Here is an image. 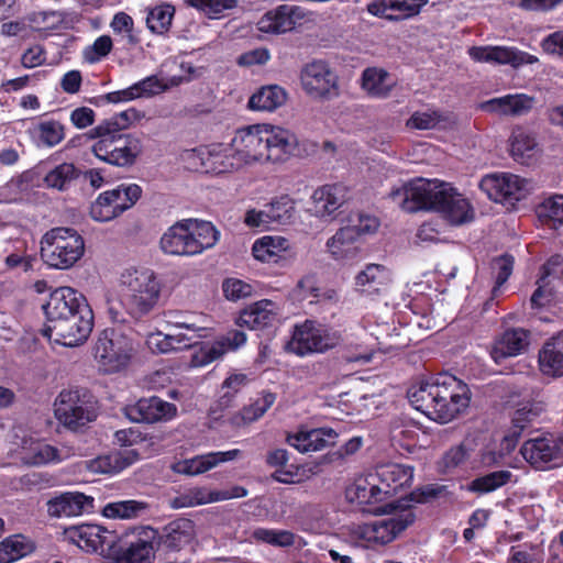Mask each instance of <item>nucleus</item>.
Masks as SVG:
<instances>
[{"mask_svg": "<svg viewBox=\"0 0 563 563\" xmlns=\"http://www.w3.org/2000/svg\"><path fill=\"white\" fill-rule=\"evenodd\" d=\"M389 198L406 212L433 210L453 225H462L474 219V209L462 194L450 184L438 179L416 178L391 189Z\"/></svg>", "mask_w": 563, "mask_h": 563, "instance_id": "nucleus-1", "label": "nucleus"}, {"mask_svg": "<svg viewBox=\"0 0 563 563\" xmlns=\"http://www.w3.org/2000/svg\"><path fill=\"white\" fill-rule=\"evenodd\" d=\"M241 168L244 166L283 164L298 147L297 135L289 129L271 123H256L235 131L231 139Z\"/></svg>", "mask_w": 563, "mask_h": 563, "instance_id": "nucleus-2", "label": "nucleus"}, {"mask_svg": "<svg viewBox=\"0 0 563 563\" xmlns=\"http://www.w3.org/2000/svg\"><path fill=\"white\" fill-rule=\"evenodd\" d=\"M407 397L415 409L433 421L446 423L468 407L471 393L465 383L442 373L413 383Z\"/></svg>", "mask_w": 563, "mask_h": 563, "instance_id": "nucleus-3", "label": "nucleus"}, {"mask_svg": "<svg viewBox=\"0 0 563 563\" xmlns=\"http://www.w3.org/2000/svg\"><path fill=\"white\" fill-rule=\"evenodd\" d=\"M120 295L108 297L109 312L117 322H123L124 312L134 319L147 316L158 305L162 282L147 267L125 268L119 277Z\"/></svg>", "mask_w": 563, "mask_h": 563, "instance_id": "nucleus-4", "label": "nucleus"}, {"mask_svg": "<svg viewBox=\"0 0 563 563\" xmlns=\"http://www.w3.org/2000/svg\"><path fill=\"white\" fill-rule=\"evenodd\" d=\"M385 517L358 525L353 528L352 536L364 547L385 545L394 541L416 519L409 503H388L372 510Z\"/></svg>", "mask_w": 563, "mask_h": 563, "instance_id": "nucleus-5", "label": "nucleus"}, {"mask_svg": "<svg viewBox=\"0 0 563 563\" xmlns=\"http://www.w3.org/2000/svg\"><path fill=\"white\" fill-rule=\"evenodd\" d=\"M88 136L96 139L91 146L95 156L118 167L133 165L143 151L141 139L133 134L110 133L104 128H92Z\"/></svg>", "mask_w": 563, "mask_h": 563, "instance_id": "nucleus-6", "label": "nucleus"}, {"mask_svg": "<svg viewBox=\"0 0 563 563\" xmlns=\"http://www.w3.org/2000/svg\"><path fill=\"white\" fill-rule=\"evenodd\" d=\"M84 253L85 240L73 228H53L41 240V256L52 268L68 269L84 256Z\"/></svg>", "mask_w": 563, "mask_h": 563, "instance_id": "nucleus-7", "label": "nucleus"}, {"mask_svg": "<svg viewBox=\"0 0 563 563\" xmlns=\"http://www.w3.org/2000/svg\"><path fill=\"white\" fill-rule=\"evenodd\" d=\"M135 352L136 345L130 336L114 329H106L98 338L95 357L100 371L112 374L125 369Z\"/></svg>", "mask_w": 563, "mask_h": 563, "instance_id": "nucleus-8", "label": "nucleus"}, {"mask_svg": "<svg viewBox=\"0 0 563 563\" xmlns=\"http://www.w3.org/2000/svg\"><path fill=\"white\" fill-rule=\"evenodd\" d=\"M8 453L30 466H43L58 463L63 460L59 450L47 442L36 438L23 428L14 427L9 438Z\"/></svg>", "mask_w": 563, "mask_h": 563, "instance_id": "nucleus-9", "label": "nucleus"}, {"mask_svg": "<svg viewBox=\"0 0 563 563\" xmlns=\"http://www.w3.org/2000/svg\"><path fill=\"white\" fill-rule=\"evenodd\" d=\"M183 159L188 168L212 175L232 173L241 168L231 141L188 150L183 154Z\"/></svg>", "mask_w": 563, "mask_h": 563, "instance_id": "nucleus-10", "label": "nucleus"}, {"mask_svg": "<svg viewBox=\"0 0 563 563\" xmlns=\"http://www.w3.org/2000/svg\"><path fill=\"white\" fill-rule=\"evenodd\" d=\"M142 188L137 184H120L100 192L89 208L90 218L100 223L110 222L130 210L141 198Z\"/></svg>", "mask_w": 563, "mask_h": 563, "instance_id": "nucleus-11", "label": "nucleus"}, {"mask_svg": "<svg viewBox=\"0 0 563 563\" xmlns=\"http://www.w3.org/2000/svg\"><path fill=\"white\" fill-rule=\"evenodd\" d=\"M55 418L65 427L76 430L96 419L92 402L79 389H64L54 401Z\"/></svg>", "mask_w": 563, "mask_h": 563, "instance_id": "nucleus-12", "label": "nucleus"}, {"mask_svg": "<svg viewBox=\"0 0 563 563\" xmlns=\"http://www.w3.org/2000/svg\"><path fill=\"white\" fill-rule=\"evenodd\" d=\"M93 327V313L90 307H82L74 314L49 324L43 329V334L49 340L65 346L82 344L90 335Z\"/></svg>", "mask_w": 563, "mask_h": 563, "instance_id": "nucleus-13", "label": "nucleus"}, {"mask_svg": "<svg viewBox=\"0 0 563 563\" xmlns=\"http://www.w3.org/2000/svg\"><path fill=\"white\" fill-rule=\"evenodd\" d=\"M479 188L489 199L501 202L519 201L526 198L533 189V185L529 179L518 175L501 173L483 177Z\"/></svg>", "mask_w": 563, "mask_h": 563, "instance_id": "nucleus-14", "label": "nucleus"}, {"mask_svg": "<svg viewBox=\"0 0 563 563\" xmlns=\"http://www.w3.org/2000/svg\"><path fill=\"white\" fill-rule=\"evenodd\" d=\"M65 539L86 552L109 554L117 544L118 536L100 525L71 526L64 531Z\"/></svg>", "mask_w": 563, "mask_h": 563, "instance_id": "nucleus-15", "label": "nucleus"}, {"mask_svg": "<svg viewBox=\"0 0 563 563\" xmlns=\"http://www.w3.org/2000/svg\"><path fill=\"white\" fill-rule=\"evenodd\" d=\"M520 453L534 467L558 464L563 460V435L544 433L531 438L522 444Z\"/></svg>", "mask_w": 563, "mask_h": 563, "instance_id": "nucleus-16", "label": "nucleus"}, {"mask_svg": "<svg viewBox=\"0 0 563 563\" xmlns=\"http://www.w3.org/2000/svg\"><path fill=\"white\" fill-rule=\"evenodd\" d=\"M467 53L476 63L510 65L515 68L534 64L539 60L534 55L520 51L517 47L505 45L472 46Z\"/></svg>", "mask_w": 563, "mask_h": 563, "instance_id": "nucleus-17", "label": "nucleus"}, {"mask_svg": "<svg viewBox=\"0 0 563 563\" xmlns=\"http://www.w3.org/2000/svg\"><path fill=\"white\" fill-rule=\"evenodd\" d=\"M302 89L313 98H325L335 95L336 75L323 60L307 64L300 73Z\"/></svg>", "mask_w": 563, "mask_h": 563, "instance_id": "nucleus-18", "label": "nucleus"}, {"mask_svg": "<svg viewBox=\"0 0 563 563\" xmlns=\"http://www.w3.org/2000/svg\"><path fill=\"white\" fill-rule=\"evenodd\" d=\"M82 307H89L86 298L71 287H59L53 290L48 300L43 306L46 323L45 327L54 324L69 314H74Z\"/></svg>", "mask_w": 563, "mask_h": 563, "instance_id": "nucleus-19", "label": "nucleus"}, {"mask_svg": "<svg viewBox=\"0 0 563 563\" xmlns=\"http://www.w3.org/2000/svg\"><path fill=\"white\" fill-rule=\"evenodd\" d=\"M128 536L129 547L118 563H153L157 531L148 526H140L133 528Z\"/></svg>", "mask_w": 563, "mask_h": 563, "instance_id": "nucleus-20", "label": "nucleus"}, {"mask_svg": "<svg viewBox=\"0 0 563 563\" xmlns=\"http://www.w3.org/2000/svg\"><path fill=\"white\" fill-rule=\"evenodd\" d=\"M349 200V188L343 184L324 185L317 188L311 196V212L320 219H332Z\"/></svg>", "mask_w": 563, "mask_h": 563, "instance_id": "nucleus-21", "label": "nucleus"}, {"mask_svg": "<svg viewBox=\"0 0 563 563\" xmlns=\"http://www.w3.org/2000/svg\"><path fill=\"white\" fill-rule=\"evenodd\" d=\"M176 413L175 405L158 397L142 398L136 404L125 408L126 417L134 422L167 421L173 419Z\"/></svg>", "mask_w": 563, "mask_h": 563, "instance_id": "nucleus-22", "label": "nucleus"}, {"mask_svg": "<svg viewBox=\"0 0 563 563\" xmlns=\"http://www.w3.org/2000/svg\"><path fill=\"white\" fill-rule=\"evenodd\" d=\"M210 323L209 317L203 313L187 316L185 320H169L168 325L170 328L186 329L191 332V334H168L173 352L190 347L198 339L208 338L211 331Z\"/></svg>", "mask_w": 563, "mask_h": 563, "instance_id": "nucleus-23", "label": "nucleus"}, {"mask_svg": "<svg viewBox=\"0 0 563 563\" xmlns=\"http://www.w3.org/2000/svg\"><path fill=\"white\" fill-rule=\"evenodd\" d=\"M243 453L239 449L229 451L209 452L186 459L174 464L173 470L176 473L186 475H199L206 473L223 463L231 462L242 457Z\"/></svg>", "mask_w": 563, "mask_h": 563, "instance_id": "nucleus-24", "label": "nucleus"}, {"mask_svg": "<svg viewBox=\"0 0 563 563\" xmlns=\"http://www.w3.org/2000/svg\"><path fill=\"white\" fill-rule=\"evenodd\" d=\"M282 314V306L269 299H262L245 308L236 323L252 330L272 327Z\"/></svg>", "mask_w": 563, "mask_h": 563, "instance_id": "nucleus-25", "label": "nucleus"}, {"mask_svg": "<svg viewBox=\"0 0 563 563\" xmlns=\"http://www.w3.org/2000/svg\"><path fill=\"white\" fill-rule=\"evenodd\" d=\"M345 495L350 503L358 506H374L388 499L373 472L355 478Z\"/></svg>", "mask_w": 563, "mask_h": 563, "instance_id": "nucleus-26", "label": "nucleus"}, {"mask_svg": "<svg viewBox=\"0 0 563 563\" xmlns=\"http://www.w3.org/2000/svg\"><path fill=\"white\" fill-rule=\"evenodd\" d=\"M428 0H373L367 11L375 16L399 21L417 15Z\"/></svg>", "mask_w": 563, "mask_h": 563, "instance_id": "nucleus-27", "label": "nucleus"}, {"mask_svg": "<svg viewBox=\"0 0 563 563\" xmlns=\"http://www.w3.org/2000/svg\"><path fill=\"white\" fill-rule=\"evenodd\" d=\"M336 437V432L331 428L299 429L287 435V443L301 453H309L333 444Z\"/></svg>", "mask_w": 563, "mask_h": 563, "instance_id": "nucleus-28", "label": "nucleus"}, {"mask_svg": "<svg viewBox=\"0 0 563 563\" xmlns=\"http://www.w3.org/2000/svg\"><path fill=\"white\" fill-rule=\"evenodd\" d=\"M330 256L340 262H352L360 257L361 245L357 232L352 227L339 229L325 243Z\"/></svg>", "mask_w": 563, "mask_h": 563, "instance_id": "nucleus-29", "label": "nucleus"}, {"mask_svg": "<svg viewBox=\"0 0 563 563\" xmlns=\"http://www.w3.org/2000/svg\"><path fill=\"white\" fill-rule=\"evenodd\" d=\"M167 85L157 76H148L130 87L106 93L102 99L108 103L128 102L140 98H150L163 92Z\"/></svg>", "mask_w": 563, "mask_h": 563, "instance_id": "nucleus-30", "label": "nucleus"}, {"mask_svg": "<svg viewBox=\"0 0 563 563\" xmlns=\"http://www.w3.org/2000/svg\"><path fill=\"white\" fill-rule=\"evenodd\" d=\"M373 473L388 498L399 489L408 487L413 478V468L411 466L397 463L379 465Z\"/></svg>", "mask_w": 563, "mask_h": 563, "instance_id": "nucleus-31", "label": "nucleus"}, {"mask_svg": "<svg viewBox=\"0 0 563 563\" xmlns=\"http://www.w3.org/2000/svg\"><path fill=\"white\" fill-rule=\"evenodd\" d=\"M291 252V243L280 235H264L254 241L252 254L261 263L277 264Z\"/></svg>", "mask_w": 563, "mask_h": 563, "instance_id": "nucleus-32", "label": "nucleus"}, {"mask_svg": "<svg viewBox=\"0 0 563 563\" xmlns=\"http://www.w3.org/2000/svg\"><path fill=\"white\" fill-rule=\"evenodd\" d=\"M300 18L298 8L294 5H279L265 13L257 22L258 31L263 33L280 34L291 31Z\"/></svg>", "mask_w": 563, "mask_h": 563, "instance_id": "nucleus-33", "label": "nucleus"}, {"mask_svg": "<svg viewBox=\"0 0 563 563\" xmlns=\"http://www.w3.org/2000/svg\"><path fill=\"white\" fill-rule=\"evenodd\" d=\"M93 506V498L82 493H65L47 501V512L52 517H76Z\"/></svg>", "mask_w": 563, "mask_h": 563, "instance_id": "nucleus-34", "label": "nucleus"}, {"mask_svg": "<svg viewBox=\"0 0 563 563\" xmlns=\"http://www.w3.org/2000/svg\"><path fill=\"white\" fill-rule=\"evenodd\" d=\"M140 457L136 449H121L107 455H100L86 462L87 468L93 474H112L121 472L135 463Z\"/></svg>", "mask_w": 563, "mask_h": 563, "instance_id": "nucleus-35", "label": "nucleus"}, {"mask_svg": "<svg viewBox=\"0 0 563 563\" xmlns=\"http://www.w3.org/2000/svg\"><path fill=\"white\" fill-rule=\"evenodd\" d=\"M529 345L528 331L517 328L506 330L498 338L490 352L493 360L498 364L506 357H514L521 354Z\"/></svg>", "mask_w": 563, "mask_h": 563, "instance_id": "nucleus-36", "label": "nucleus"}, {"mask_svg": "<svg viewBox=\"0 0 563 563\" xmlns=\"http://www.w3.org/2000/svg\"><path fill=\"white\" fill-rule=\"evenodd\" d=\"M356 289L367 295L379 294L391 283V272L382 264H367L355 276Z\"/></svg>", "mask_w": 563, "mask_h": 563, "instance_id": "nucleus-37", "label": "nucleus"}, {"mask_svg": "<svg viewBox=\"0 0 563 563\" xmlns=\"http://www.w3.org/2000/svg\"><path fill=\"white\" fill-rule=\"evenodd\" d=\"M164 253L177 256H192L187 219L173 224L161 238Z\"/></svg>", "mask_w": 563, "mask_h": 563, "instance_id": "nucleus-38", "label": "nucleus"}, {"mask_svg": "<svg viewBox=\"0 0 563 563\" xmlns=\"http://www.w3.org/2000/svg\"><path fill=\"white\" fill-rule=\"evenodd\" d=\"M533 106V98L525 93L507 95L489 99L481 104L484 111L499 115H521Z\"/></svg>", "mask_w": 563, "mask_h": 563, "instance_id": "nucleus-39", "label": "nucleus"}, {"mask_svg": "<svg viewBox=\"0 0 563 563\" xmlns=\"http://www.w3.org/2000/svg\"><path fill=\"white\" fill-rule=\"evenodd\" d=\"M540 372L549 377L563 375V331L547 341L539 352Z\"/></svg>", "mask_w": 563, "mask_h": 563, "instance_id": "nucleus-40", "label": "nucleus"}, {"mask_svg": "<svg viewBox=\"0 0 563 563\" xmlns=\"http://www.w3.org/2000/svg\"><path fill=\"white\" fill-rule=\"evenodd\" d=\"M509 147L512 158L521 164L531 163L540 153L533 133L521 126H517L512 130L509 139Z\"/></svg>", "mask_w": 563, "mask_h": 563, "instance_id": "nucleus-41", "label": "nucleus"}, {"mask_svg": "<svg viewBox=\"0 0 563 563\" xmlns=\"http://www.w3.org/2000/svg\"><path fill=\"white\" fill-rule=\"evenodd\" d=\"M288 98L287 91L278 85H267L257 89L249 99L253 111L274 112L283 107Z\"/></svg>", "mask_w": 563, "mask_h": 563, "instance_id": "nucleus-42", "label": "nucleus"}, {"mask_svg": "<svg viewBox=\"0 0 563 563\" xmlns=\"http://www.w3.org/2000/svg\"><path fill=\"white\" fill-rule=\"evenodd\" d=\"M192 255L213 247L220 239V231L209 221L187 219Z\"/></svg>", "mask_w": 563, "mask_h": 563, "instance_id": "nucleus-43", "label": "nucleus"}, {"mask_svg": "<svg viewBox=\"0 0 563 563\" xmlns=\"http://www.w3.org/2000/svg\"><path fill=\"white\" fill-rule=\"evenodd\" d=\"M317 334L318 322L306 320L295 327L291 340L287 343V350L300 356L318 352Z\"/></svg>", "mask_w": 563, "mask_h": 563, "instance_id": "nucleus-44", "label": "nucleus"}, {"mask_svg": "<svg viewBox=\"0 0 563 563\" xmlns=\"http://www.w3.org/2000/svg\"><path fill=\"white\" fill-rule=\"evenodd\" d=\"M27 133L32 141L42 147H53L59 144L65 137L64 125L56 120H44L34 122Z\"/></svg>", "mask_w": 563, "mask_h": 563, "instance_id": "nucleus-45", "label": "nucleus"}, {"mask_svg": "<svg viewBox=\"0 0 563 563\" xmlns=\"http://www.w3.org/2000/svg\"><path fill=\"white\" fill-rule=\"evenodd\" d=\"M543 410L544 405L541 401H525L519 405L512 416L514 431L510 435L504 438V444L507 450H511L515 446L517 437L527 423L538 418Z\"/></svg>", "mask_w": 563, "mask_h": 563, "instance_id": "nucleus-46", "label": "nucleus"}, {"mask_svg": "<svg viewBox=\"0 0 563 563\" xmlns=\"http://www.w3.org/2000/svg\"><path fill=\"white\" fill-rule=\"evenodd\" d=\"M395 84V79L382 68H367L362 75V88L372 97H387Z\"/></svg>", "mask_w": 563, "mask_h": 563, "instance_id": "nucleus-47", "label": "nucleus"}, {"mask_svg": "<svg viewBox=\"0 0 563 563\" xmlns=\"http://www.w3.org/2000/svg\"><path fill=\"white\" fill-rule=\"evenodd\" d=\"M195 525L189 519H178L166 528L163 544L173 551H178L189 544L195 538Z\"/></svg>", "mask_w": 563, "mask_h": 563, "instance_id": "nucleus-48", "label": "nucleus"}, {"mask_svg": "<svg viewBox=\"0 0 563 563\" xmlns=\"http://www.w3.org/2000/svg\"><path fill=\"white\" fill-rule=\"evenodd\" d=\"M147 508L148 505L141 500H118L106 504L101 509V515L113 520H130L144 515Z\"/></svg>", "mask_w": 563, "mask_h": 563, "instance_id": "nucleus-49", "label": "nucleus"}, {"mask_svg": "<svg viewBox=\"0 0 563 563\" xmlns=\"http://www.w3.org/2000/svg\"><path fill=\"white\" fill-rule=\"evenodd\" d=\"M252 538L258 542H264L273 547L287 548L296 547L298 549L305 547L307 542L289 530L257 528L252 532Z\"/></svg>", "mask_w": 563, "mask_h": 563, "instance_id": "nucleus-50", "label": "nucleus"}, {"mask_svg": "<svg viewBox=\"0 0 563 563\" xmlns=\"http://www.w3.org/2000/svg\"><path fill=\"white\" fill-rule=\"evenodd\" d=\"M34 551L33 542L22 536H9L0 542V563L16 562Z\"/></svg>", "mask_w": 563, "mask_h": 563, "instance_id": "nucleus-51", "label": "nucleus"}, {"mask_svg": "<svg viewBox=\"0 0 563 563\" xmlns=\"http://www.w3.org/2000/svg\"><path fill=\"white\" fill-rule=\"evenodd\" d=\"M423 434L420 427L410 420L396 422L390 430L391 441L400 446L411 450Z\"/></svg>", "mask_w": 563, "mask_h": 563, "instance_id": "nucleus-52", "label": "nucleus"}, {"mask_svg": "<svg viewBox=\"0 0 563 563\" xmlns=\"http://www.w3.org/2000/svg\"><path fill=\"white\" fill-rule=\"evenodd\" d=\"M218 501L217 490H209L205 487H194L183 492L173 499V507L187 508Z\"/></svg>", "mask_w": 563, "mask_h": 563, "instance_id": "nucleus-53", "label": "nucleus"}, {"mask_svg": "<svg viewBox=\"0 0 563 563\" xmlns=\"http://www.w3.org/2000/svg\"><path fill=\"white\" fill-rule=\"evenodd\" d=\"M77 176V168L73 164L63 163L46 174L44 183L48 188L66 190Z\"/></svg>", "mask_w": 563, "mask_h": 563, "instance_id": "nucleus-54", "label": "nucleus"}, {"mask_svg": "<svg viewBox=\"0 0 563 563\" xmlns=\"http://www.w3.org/2000/svg\"><path fill=\"white\" fill-rule=\"evenodd\" d=\"M272 224L290 223L295 216V201L287 195L273 199L267 206Z\"/></svg>", "mask_w": 563, "mask_h": 563, "instance_id": "nucleus-55", "label": "nucleus"}, {"mask_svg": "<svg viewBox=\"0 0 563 563\" xmlns=\"http://www.w3.org/2000/svg\"><path fill=\"white\" fill-rule=\"evenodd\" d=\"M275 401L273 394H265L249 407H245L238 416L233 418L232 423L236 427L251 423L260 419Z\"/></svg>", "mask_w": 563, "mask_h": 563, "instance_id": "nucleus-56", "label": "nucleus"}, {"mask_svg": "<svg viewBox=\"0 0 563 563\" xmlns=\"http://www.w3.org/2000/svg\"><path fill=\"white\" fill-rule=\"evenodd\" d=\"M509 471H497L472 481L468 489L478 494H488L507 484L511 478Z\"/></svg>", "mask_w": 563, "mask_h": 563, "instance_id": "nucleus-57", "label": "nucleus"}, {"mask_svg": "<svg viewBox=\"0 0 563 563\" xmlns=\"http://www.w3.org/2000/svg\"><path fill=\"white\" fill-rule=\"evenodd\" d=\"M175 9L169 4H159L150 9L146 16L147 27L157 34L166 32L174 18Z\"/></svg>", "mask_w": 563, "mask_h": 563, "instance_id": "nucleus-58", "label": "nucleus"}, {"mask_svg": "<svg viewBox=\"0 0 563 563\" xmlns=\"http://www.w3.org/2000/svg\"><path fill=\"white\" fill-rule=\"evenodd\" d=\"M144 118V113L136 110L135 108H129L124 111L115 113L110 119L101 122L95 128H104L110 133H120V131L130 128L132 124L141 121Z\"/></svg>", "mask_w": 563, "mask_h": 563, "instance_id": "nucleus-59", "label": "nucleus"}, {"mask_svg": "<svg viewBox=\"0 0 563 563\" xmlns=\"http://www.w3.org/2000/svg\"><path fill=\"white\" fill-rule=\"evenodd\" d=\"M184 2L210 19H219L224 11L235 8L238 0H184Z\"/></svg>", "mask_w": 563, "mask_h": 563, "instance_id": "nucleus-60", "label": "nucleus"}, {"mask_svg": "<svg viewBox=\"0 0 563 563\" xmlns=\"http://www.w3.org/2000/svg\"><path fill=\"white\" fill-rule=\"evenodd\" d=\"M537 214L542 221L563 224V195L547 197L537 208Z\"/></svg>", "mask_w": 563, "mask_h": 563, "instance_id": "nucleus-61", "label": "nucleus"}, {"mask_svg": "<svg viewBox=\"0 0 563 563\" xmlns=\"http://www.w3.org/2000/svg\"><path fill=\"white\" fill-rule=\"evenodd\" d=\"M227 353L225 342H212L201 345L191 357V366L202 367L206 366Z\"/></svg>", "mask_w": 563, "mask_h": 563, "instance_id": "nucleus-62", "label": "nucleus"}, {"mask_svg": "<svg viewBox=\"0 0 563 563\" xmlns=\"http://www.w3.org/2000/svg\"><path fill=\"white\" fill-rule=\"evenodd\" d=\"M113 43L109 35H101L82 51L85 62L96 64L104 58L112 49Z\"/></svg>", "mask_w": 563, "mask_h": 563, "instance_id": "nucleus-63", "label": "nucleus"}, {"mask_svg": "<svg viewBox=\"0 0 563 563\" xmlns=\"http://www.w3.org/2000/svg\"><path fill=\"white\" fill-rule=\"evenodd\" d=\"M251 378L245 373L233 371L223 380L221 389L223 391L222 402L228 405L232 397H234L240 390H242Z\"/></svg>", "mask_w": 563, "mask_h": 563, "instance_id": "nucleus-64", "label": "nucleus"}]
</instances>
